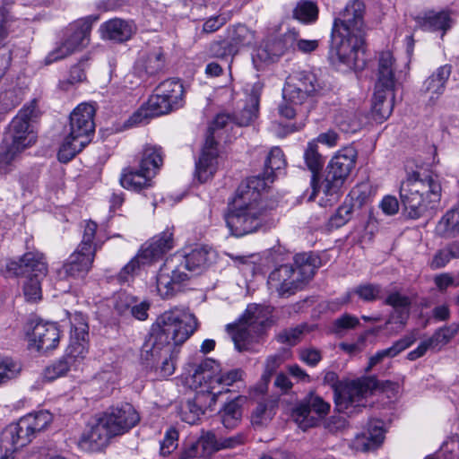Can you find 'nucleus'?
<instances>
[{"mask_svg": "<svg viewBox=\"0 0 459 459\" xmlns=\"http://www.w3.org/2000/svg\"><path fill=\"white\" fill-rule=\"evenodd\" d=\"M198 322L194 314L186 309L174 307L160 315L152 325L150 335L141 348L140 358L147 367L155 368L163 359L160 374L163 377L175 371L172 357L173 346L183 344L195 332Z\"/></svg>", "mask_w": 459, "mask_h": 459, "instance_id": "f257e3e1", "label": "nucleus"}, {"mask_svg": "<svg viewBox=\"0 0 459 459\" xmlns=\"http://www.w3.org/2000/svg\"><path fill=\"white\" fill-rule=\"evenodd\" d=\"M367 7L362 0H351L333 19L330 60L351 69L364 65V51L368 26L365 22Z\"/></svg>", "mask_w": 459, "mask_h": 459, "instance_id": "f03ea898", "label": "nucleus"}, {"mask_svg": "<svg viewBox=\"0 0 459 459\" xmlns=\"http://www.w3.org/2000/svg\"><path fill=\"white\" fill-rule=\"evenodd\" d=\"M265 182L259 178H248L237 190V207L225 215L230 232L235 237H243L255 232L262 225V208L259 204L260 192Z\"/></svg>", "mask_w": 459, "mask_h": 459, "instance_id": "7ed1b4c3", "label": "nucleus"}, {"mask_svg": "<svg viewBox=\"0 0 459 459\" xmlns=\"http://www.w3.org/2000/svg\"><path fill=\"white\" fill-rule=\"evenodd\" d=\"M441 185L437 176L413 172L400 187V199L411 219H419L434 210L441 198Z\"/></svg>", "mask_w": 459, "mask_h": 459, "instance_id": "20e7f679", "label": "nucleus"}, {"mask_svg": "<svg viewBox=\"0 0 459 459\" xmlns=\"http://www.w3.org/2000/svg\"><path fill=\"white\" fill-rule=\"evenodd\" d=\"M293 260V265L282 264L271 272L267 280L271 293L280 298L294 295L312 279L319 264L312 253L297 254Z\"/></svg>", "mask_w": 459, "mask_h": 459, "instance_id": "39448f33", "label": "nucleus"}, {"mask_svg": "<svg viewBox=\"0 0 459 459\" xmlns=\"http://www.w3.org/2000/svg\"><path fill=\"white\" fill-rule=\"evenodd\" d=\"M52 419L49 411H39L9 424L0 435V449L4 451L0 459H13V455L30 443L38 433L46 429Z\"/></svg>", "mask_w": 459, "mask_h": 459, "instance_id": "423d86ee", "label": "nucleus"}, {"mask_svg": "<svg viewBox=\"0 0 459 459\" xmlns=\"http://www.w3.org/2000/svg\"><path fill=\"white\" fill-rule=\"evenodd\" d=\"M94 114L95 109L90 104H80L71 113L70 132L57 153L59 161H70L90 143L95 130Z\"/></svg>", "mask_w": 459, "mask_h": 459, "instance_id": "0eeeda50", "label": "nucleus"}, {"mask_svg": "<svg viewBox=\"0 0 459 459\" xmlns=\"http://www.w3.org/2000/svg\"><path fill=\"white\" fill-rule=\"evenodd\" d=\"M324 383L333 389L334 401L339 411L348 414L365 407L363 400L376 388L373 378L341 381L333 371L325 373Z\"/></svg>", "mask_w": 459, "mask_h": 459, "instance_id": "6e6552de", "label": "nucleus"}, {"mask_svg": "<svg viewBox=\"0 0 459 459\" xmlns=\"http://www.w3.org/2000/svg\"><path fill=\"white\" fill-rule=\"evenodd\" d=\"M184 87L176 79H168L160 82L150 96L146 106L148 113L136 111L127 120L126 125L134 126L141 124L148 117H158L169 114L184 106Z\"/></svg>", "mask_w": 459, "mask_h": 459, "instance_id": "1a4fd4ad", "label": "nucleus"}, {"mask_svg": "<svg viewBox=\"0 0 459 459\" xmlns=\"http://www.w3.org/2000/svg\"><path fill=\"white\" fill-rule=\"evenodd\" d=\"M234 124V117L228 113H219L210 124L205 143L199 159L195 161V177L200 183H204L213 178L218 166V142L221 130Z\"/></svg>", "mask_w": 459, "mask_h": 459, "instance_id": "9d476101", "label": "nucleus"}, {"mask_svg": "<svg viewBox=\"0 0 459 459\" xmlns=\"http://www.w3.org/2000/svg\"><path fill=\"white\" fill-rule=\"evenodd\" d=\"M357 151L351 146H346L332 158L326 168L324 181L319 183L318 192L322 190L325 195V203H333L342 194V187L354 168L357 159Z\"/></svg>", "mask_w": 459, "mask_h": 459, "instance_id": "9b49d317", "label": "nucleus"}, {"mask_svg": "<svg viewBox=\"0 0 459 459\" xmlns=\"http://www.w3.org/2000/svg\"><path fill=\"white\" fill-rule=\"evenodd\" d=\"M271 308L266 306L250 304L241 317V324L233 334L235 348L242 351L257 352L256 344L253 341L252 333L256 336L271 325Z\"/></svg>", "mask_w": 459, "mask_h": 459, "instance_id": "f8f14e48", "label": "nucleus"}, {"mask_svg": "<svg viewBox=\"0 0 459 459\" xmlns=\"http://www.w3.org/2000/svg\"><path fill=\"white\" fill-rule=\"evenodd\" d=\"M173 245V233L169 230H165L160 235L153 237L120 270L117 276V281L120 283L131 281L138 274L142 267L150 265L160 259L164 254L172 249Z\"/></svg>", "mask_w": 459, "mask_h": 459, "instance_id": "ddd939ff", "label": "nucleus"}, {"mask_svg": "<svg viewBox=\"0 0 459 459\" xmlns=\"http://www.w3.org/2000/svg\"><path fill=\"white\" fill-rule=\"evenodd\" d=\"M37 101L34 100L24 106L9 124L4 140L24 151L36 142V134L31 122L38 117Z\"/></svg>", "mask_w": 459, "mask_h": 459, "instance_id": "4468645a", "label": "nucleus"}, {"mask_svg": "<svg viewBox=\"0 0 459 459\" xmlns=\"http://www.w3.org/2000/svg\"><path fill=\"white\" fill-rule=\"evenodd\" d=\"M297 30L292 28L279 36H270L262 46L255 48L252 54V61L257 70L264 65L273 62L289 50H295Z\"/></svg>", "mask_w": 459, "mask_h": 459, "instance_id": "2eb2a0df", "label": "nucleus"}, {"mask_svg": "<svg viewBox=\"0 0 459 459\" xmlns=\"http://www.w3.org/2000/svg\"><path fill=\"white\" fill-rule=\"evenodd\" d=\"M8 276L13 277H46L48 265L44 254L30 251L17 259H9L5 264Z\"/></svg>", "mask_w": 459, "mask_h": 459, "instance_id": "dca6fc26", "label": "nucleus"}, {"mask_svg": "<svg viewBox=\"0 0 459 459\" xmlns=\"http://www.w3.org/2000/svg\"><path fill=\"white\" fill-rule=\"evenodd\" d=\"M319 88L316 75L310 72H296L288 76L282 90L285 102L302 104Z\"/></svg>", "mask_w": 459, "mask_h": 459, "instance_id": "f3484780", "label": "nucleus"}, {"mask_svg": "<svg viewBox=\"0 0 459 459\" xmlns=\"http://www.w3.org/2000/svg\"><path fill=\"white\" fill-rule=\"evenodd\" d=\"M174 261L168 258L157 275V291L164 299H170L180 292L190 278L189 274L180 270Z\"/></svg>", "mask_w": 459, "mask_h": 459, "instance_id": "a211bd4d", "label": "nucleus"}, {"mask_svg": "<svg viewBox=\"0 0 459 459\" xmlns=\"http://www.w3.org/2000/svg\"><path fill=\"white\" fill-rule=\"evenodd\" d=\"M331 405L318 395L310 394L292 411V417L303 430L315 426L318 419L325 417Z\"/></svg>", "mask_w": 459, "mask_h": 459, "instance_id": "6ab92c4d", "label": "nucleus"}, {"mask_svg": "<svg viewBox=\"0 0 459 459\" xmlns=\"http://www.w3.org/2000/svg\"><path fill=\"white\" fill-rule=\"evenodd\" d=\"M117 436L105 412L96 415L88 423L81 437L82 444H89L91 449L105 446L109 439Z\"/></svg>", "mask_w": 459, "mask_h": 459, "instance_id": "aec40b11", "label": "nucleus"}, {"mask_svg": "<svg viewBox=\"0 0 459 459\" xmlns=\"http://www.w3.org/2000/svg\"><path fill=\"white\" fill-rule=\"evenodd\" d=\"M95 256L75 249L56 271L59 281L83 279L90 272Z\"/></svg>", "mask_w": 459, "mask_h": 459, "instance_id": "412c9836", "label": "nucleus"}, {"mask_svg": "<svg viewBox=\"0 0 459 459\" xmlns=\"http://www.w3.org/2000/svg\"><path fill=\"white\" fill-rule=\"evenodd\" d=\"M6 2L0 7V80L5 74L12 62V50L5 42L9 33L14 30L17 19L11 13Z\"/></svg>", "mask_w": 459, "mask_h": 459, "instance_id": "4be33fe9", "label": "nucleus"}, {"mask_svg": "<svg viewBox=\"0 0 459 459\" xmlns=\"http://www.w3.org/2000/svg\"><path fill=\"white\" fill-rule=\"evenodd\" d=\"M165 65L164 51L161 48H155L139 55L134 65V72L143 81H146L162 72Z\"/></svg>", "mask_w": 459, "mask_h": 459, "instance_id": "5701e85b", "label": "nucleus"}, {"mask_svg": "<svg viewBox=\"0 0 459 459\" xmlns=\"http://www.w3.org/2000/svg\"><path fill=\"white\" fill-rule=\"evenodd\" d=\"M105 414L117 436L127 432L140 421L139 413L129 403L111 406Z\"/></svg>", "mask_w": 459, "mask_h": 459, "instance_id": "b1692460", "label": "nucleus"}, {"mask_svg": "<svg viewBox=\"0 0 459 459\" xmlns=\"http://www.w3.org/2000/svg\"><path fill=\"white\" fill-rule=\"evenodd\" d=\"M68 346L65 354L57 361L48 366L44 377L48 381H53L65 376L72 368L76 369L85 358V349L82 346Z\"/></svg>", "mask_w": 459, "mask_h": 459, "instance_id": "393cba45", "label": "nucleus"}, {"mask_svg": "<svg viewBox=\"0 0 459 459\" xmlns=\"http://www.w3.org/2000/svg\"><path fill=\"white\" fill-rule=\"evenodd\" d=\"M376 76L375 91L389 94L394 92L396 85L395 59L392 52L386 50L379 54Z\"/></svg>", "mask_w": 459, "mask_h": 459, "instance_id": "a878e982", "label": "nucleus"}, {"mask_svg": "<svg viewBox=\"0 0 459 459\" xmlns=\"http://www.w3.org/2000/svg\"><path fill=\"white\" fill-rule=\"evenodd\" d=\"M28 335L31 345L35 346L39 351L55 349L60 339L57 325L49 322H37L31 328V332H28Z\"/></svg>", "mask_w": 459, "mask_h": 459, "instance_id": "bb28decb", "label": "nucleus"}, {"mask_svg": "<svg viewBox=\"0 0 459 459\" xmlns=\"http://www.w3.org/2000/svg\"><path fill=\"white\" fill-rule=\"evenodd\" d=\"M212 252L204 247H196L185 255L177 254L170 257L175 264L186 273H200L211 263Z\"/></svg>", "mask_w": 459, "mask_h": 459, "instance_id": "cd10ccee", "label": "nucleus"}, {"mask_svg": "<svg viewBox=\"0 0 459 459\" xmlns=\"http://www.w3.org/2000/svg\"><path fill=\"white\" fill-rule=\"evenodd\" d=\"M92 21L91 17L80 19L65 29L63 40L74 52L82 50L89 44Z\"/></svg>", "mask_w": 459, "mask_h": 459, "instance_id": "c85d7f7f", "label": "nucleus"}, {"mask_svg": "<svg viewBox=\"0 0 459 459\" xmlns=\"http://www.w3.org/2000/svg\"><path fill=\"white\" fill-rule=\"evenodd\" d=\"M210 399L209 407L215 403L216 394L213 391L203 390L198 392L194 399H188L185 403L181 404L179 415L183 421L193 425L197 422L200 416L204 413V402Z\"/></svg>", "mask_w": 459, "mask_h": 459, "instance_id": "c756f323", "label": "nucleus"}, {"mask_svg": "<svg viewBox=\"0 0 459 459\" xmlns=\"http://www.w3.org/2000/svg\"><path fill=\"white\" fill-rule=\"evenodd\" d=\"M136 26L133 21L120 18L110 19L103 22L100 27L103 39L117 43L129 40L136 32Z\"/></svg>", "mask_w": 459, "mask_h": 459, "instance_id": "7c9ffc66", "label": "nucleus"}, {"mask_svg": "<svg viewBox=\"0 0 459 459\" xmlns=\"http://www.w3.org/2000/svg\"><path fill=\"white\" fill-rule=\"evenodd\" d=\"M452 74L451 65L437 67L423 82L424 92L429 95L430 100H437L444 94Z\"/></svg>", "mask_w": 459, "mask_h": 459, "instance_id": "2f4dec72", "label": "nucleus"}, {"mask_svg": "<svg viewBox=\"0 0 459 459\" xmlns=\"http://www.w3.org/2000/svg\"><path fill=\"white\" fill-rule=\"evenodd\" d=\"M317 143L316 141L309 142L304 152L305 162L312 172L310 186L312 189L311 195L308 197L309 201L315 199L318 194L319 187V175L318 172L322 169L324 165V159L318 152Z\"/></svg>", "mask_w": 459, "mask_h": 459, "instance_id": "473e14b6", "label": "nucleus"}, {"mask_svg": "<svg viewBox=\"0 0 459 459\" xmlns=\"http://www.w3.org/2000/svg\"><path fill=\"white\" fill-rule=\"evenodd\" d=\"M71 324L70 344L69 346H82L85 349V355L88 353L89 325L88 317L81 312L69 314Z\"/></svg>", "mask_w": 459, "mask_h": 459, "instance_id": "72a5a7b5", "label": "nucleus"}, {"mask_svg": "<svg viewBox=\"0 0 459 459\" xmlns=\"http://www.w3.org/2000/svg\"><path fill=\"white\" fill-rule=\"evenodd\" d=\"M163 164V152L160 146L147 143L139 156V167L154 177Z\"/></svg>", "mask_w": 459, "mask_h": 459, "instance_id": "f704fd0d", "label": "nucleus"}, {"mask_svg": "<svg viewBox=\"0 0 459 459\" xmlns=\"http://www.w3.org/2000/svg\"><path fill=\"white\" fill-rule=\"evenodd\" d=\"M152 178L151 174L142 171L140 167L138 169L128 168L124 169L120 178V184L126 189L140 192L152 186Z\"/></svg>", "mask_w": 459, "mask_h": 459, "instance_id": "c9c22d12", "label": "nucleus"}, {"mask_svg": "<svg viewBox=\"0 0 459 459\" xmlns=\"http://www.w3.org/2000/svg\"><path fill=\"white\" fill-rule=\"evenodd\" d=\"M417 24L427 31L442 30L444 33L451 27V19L446 12H429L423 17L417 18Z\"/></svg>", "mask_w": 459, "mask_h": 459, "instance_id": "e433bc0d", "label": "nucleus"}, {"mask_svg": "<svg viewBox=\"0 0 459 459\" xmlns=\"http://www.w3.org/2000/svg\"><path fill=\"white\" fill-rule=\"evenodd\" d=\"M285 165L286 161L282 151L279 147H273L266 157L263 175L254 176L250 178H259L265 182L266 187L268 183L273 182L275 172L283 169Z\"/></svg>", "mask_w": 459, "mask_h": 459, "instance_id": "4c0bfd02", "label": "nucleus"}, {"mask_svg": "<svg viewBox=\"0 0 459 459\" xmlns=\"http://www.w3.org/2000/svg\"><path fill=\"white\" fill-rule=\"evenodd\" d=\"M227 33V41L235 55L241 48L248 47L255 41V32L243 24L229 27Z\"/></svg>", "mask_w": 459, "mask_h": 459, "instance_id": "58836bf2", "label": "nucleus"}, {"mask_svg": "<svg viewBox=\"0 0 459 459\" xmlns=\"http://www.w3.org/2000/svg\"><path fill=\"white\" fill-rule=\"evenodd\" d=\"M217 368L218 365L214 359H204L195 367L192 375L193 382L198 384L201 387L208 384L206 390L212 391L215 387L213 385L215 376L213 375Z\"/></svg>", "mask_w": 459, "mask_h": 459, "instance_id": "ea45409f", "label": "nucleus"}, {"mask_svg": "<svg viewBox=\"0 0 459 459\" xmlns=\"http://www.w3.org/2000/svg\"><path fill=\"white\" fill-rule=\"evenodd\" d=\"M394 93L375 91L372 100V115L375 120L380 122L387 119L394 108Z\"/></svg>", "mask_w": 459, "mask_h": 459, "instance_id": "a19ab883", "label": "nucleus"}, {"mask_svg": "<svg viewBox=\"0 0 459 459\" xmlns=\"http://www.w3.org/2000/svg\"><path fill=\"white\" fill-rule=\"evenodd\" d=\"M436 231L442 238L459 236V204L442 216L436 227Z\"/></svg>", "mask_w": 459, "mask_h": 459, "instance_id": "79ce46f5", "label": "nucleus"}, {"mask_svg": "<svg viewBox=\"0 0 459 459\" xmlns=\"http://www.w3.org/2000/svg\"><path fill=\"white\" fill-rule=\"evenodd\" d=\"M230 56H235V54L227 39H217L208 43L203 51L196 54L195 58L204 61L210 58L222 60Z\"/></svg>", "mask_w": 459, "mask_h": 459, "instance_id": "37998d69", "label": "nucleus"}, {"mask_svg": "<svg viewBox=\"0 0 459 459\" xmlns=\"http://www.w3.org/2000/svg\"><path fill=\"white\" fill-rule=\"evenodd\" d=\"M259 96L253 92L249 95L244 108L234 117V124L238 126H247L254 121L258 115Z\"/></svg>", "mask_w": 459, "mask_h": 459, "instance_id": "c03bdc74", "label": "nucleus"}, {"mask_svg": "<svg viewBox=\"0 0 459 459\" xmlns=\"http://www.w3.org/2000/svg\"><path fill=\"white\" fill-rule=\"evenodd\" d=\"M220 416L225 428L234 429L237 427L242 418V410L238 403V399L232 400L226 403L220 411Z\"/></svg>", "mask_w": 459, "mask_h": 459, "instance_id": "a18cd8bd", "label": "nucleus"}, {"mask_svg": "<svg viewBox=\"0 0 459 459\" xmlns=\"http://www.w3.org/2000/svg\"><path fill=\"white\" fill-rule=\"evenodd\" d=\"M293 17L303 23H313L318 18V7L310 0H300L293 10Z\"/></svg>", "mask_w": 459, "mask_h": 459, "instance_id": "49530a36", "label": "nucleus"}, {"mask_svg": "<svg viewBox=\"0 0 459 459\" xmlns=\"http://www.w3.org/2000/svg\"><path fill=\"white\" fill-rule=\"evenodd\" d=\"M410 317V311L407 310H393L385 325L380 326V330H386L390 334H397L402 332L407 325Z\"/></svg>", "mask_w": 459, "mask_h": 459, "instance_id": "de8ad7c7", "label": "nucleus"}, {"mask_svg": "<svg viewBox=\"0 0 459 459\" xmlns=\"http://www.w3.org/2000/svg\"><path fill=\"white\" fill-rule=\"evenodd\" d=\"M366 435L368 442L365 444V450H370L378 447L383 443L385 438L383 421L379 420H370L368 424V431Z\"/></svg>", "mask_w": 459, "mask_h": 459, "instance_id": "09e8293b", "label": "nucleus"}, {"mask_svg": "<svg viewBox=\"0 0 459 459\" xmlns=\"http://www.w3.org/2000/svg\"><path fill=\"white\" fill-rule=\"evenodd\" d=\"M98 225L92 221L85 222L82 239L77 247V250L81 252L89 253V255L95 256L97 251V244L94 242Z\"/></svg>", "mask_w": 459, "mask_h": 459, "instance_id": "8fccbe9b", "label": "nucleus"}, {"mask_svg": "<svg viewBox=\"0 0 459 459\" xmlns=\"http://www.w3.org/2000/svg\"><path fill=\"white\" fill-rule=\"evenodd\" d=\"M22 152V150L4 139L3 143L0 144V172L8 173L11 170L12 163Z\"/></svg>", "mask_w": 459, "mask_h": 459, "instance_id": "3c124183", "label": "nucleus"}, {"mask_svg": "<svg viewBox=\"0 0 459 459\" xmlns=\"http://www.w3.org/2000/svg\"><path fill=\"white\" fill-rule=\"evenodd\" d=\"M22 100V91L16 87L0 88V112L13 109Z\"/></svg>", "mask_w": 459, "mask_h": 459, "instance_id": "603ef678", "label": "nucleus"}, {"mask_svg": "<svg viewBox=\"0 0 459 459\" xmlns=\"http://www.w3.org/2000/svg\"><path fill=\"white\" fill-rule=\"evenodd\" d=\"M244 371L240 368L230 369L226 372H221L220 375L215 376L214 384H218L222 386V389L218 391L216 396L221 393L230 392L229 386L233 385L236 383L242 382L244 377Z\"/></svg>", "mask_w": 459, "mask_h": 459, "instance_id": "864d4df0", "label": "nucleus"}, {"mask_svg": "<svg viewBox=\"0 0 459 459\" xmlns=\"http://www.w3.org/2000/svg\"><path fill=\"white\" fill-rule=\"evenodd\" d=\"M45 277H27L22 284V293L27 302L35 303L42 299L41 281Z\"/></svg>", "mask_w": 459, "mask_h": 459, "instance_id": "5fc2aeb1", "label": "nucleus"}, {"mask_svg": "<svg viewBox=\"0 0 459 459\" xmlns=\"http://www.w3.org/2000/svg\"><path fill=\"white\" fill-rule=\"evenodd\" d=\"M275 414L273 405L271 403L260 402L251 414V422L254 426L266 425Z\"/></svg>", "mask_w": 459, "mask_h": 459, "instance_id": "6e6d98bb", "label": "nucleus"}, {"mask_svg": "<svg viewBox=\"0 0 459 459\" xmlns=\"http://www.w3.org/2000/svg\"><path fill=\"white\" fill-rule=\"evenodd\" d=\"M353 292L364 302H374L383 298V289L379 284H360L353 289Z\"/></svg>", "mask_w": 459, "mask_h": 459, "instance_id": "4d7b16f0", "label": "nucleus"}, {"mask_svg": "<svg viewBox=\"0 0 459 459\" xmlns=\"http://www.w3.org/2000/svg\"><path fill=\"white\" fill-rule=\"evenodd\" d=\"M459 331V325L452 324L437 330L434 334L429 338L433 349L440 348L441 346L448 343Z\"/></svg>", "mask_w": 459, "mask_h": 459, "instance_id": "13d9d810", "label": "nucleus"}, {"mask_svg": "<svg viewBox=\"0 0 459 459\" xmlns=\"http://www.w3.org/2000/svg\"><path fill=\"white\" fill-rule=\"evenodd\" d=\"M411 299L404 294H402L399 290H391L387 292L383 303L386 306H390L394 310H411Z\"/></svg>", "mask_w": 459, "mask_h": 459, "instance_id": "bf43d9fd", "label": "nucleus"}, {"mask_svg": "<svg viewBox=\"0 0 459 459\" xmlns=\"http://www.w3.org/2000/svg\"><path fill=\"white\" fill-rule=\"evenodd\" d=\"M353 206L351 200L345 201L341 206H339L335 213L330 218L329 223L331 227L340 228L346 224L351 219Z\"/></svg>", "mask_w": 459, "mask_h": 459, "instance_id": "052dcab7", "label": "nucleus"}, {"mask_svg": "<svg viewBox=\"0 0 459 459\" xmlns=\"http://www.w3.org/2000/svg\"><path fill=\"white\" fill-rule=\"evenodd\" d=\"M359 325V320L357 316L351 314H343L336 318L332 326V331L337 335H343L347 331L356 328Z\"/></svg>", "mask_w": 459, "mask_h": 459, "instance_id": "680f3d73", "label": "nucleus"}, {"mask_svg": "<svg viewBox=\"0 0 459 459\" xmlns=\"http://www.w3.org/2000/svg\"><path fill=\"white\" fill-rule=\"evenodd\" d=\"M197 443L200 446L203 458L210 457L215 452L221 450L220 440L212 432L203 435Z\"/></svg>", "mask_w": 459, "mask_h": 459, "instance_id": "e2e57ef3", "label": "nucleus"}, {"mask_svg": "<svg viewBox=\"0 0 459 459\" xmlns=\"http://www.w3.org/2000/svg\"><path fill=\"white\" fill-rule=\"evenodd\" d=\"M21 367L11 358L0 356V385L18 376Z\"/></svg>", "mask_w": 459, "mask_h": 459, "instance_id": "0e129e2a", "label": "nucleus"}, {"mask_svg": "<svg viewBox=\"0 0 459 459\" xmlns=\"http://www.w3.org/2000/svg\"><path fill=\"white\" fill-rule=\"evenodd\" d=\"M230 19V12L212 15L204 22L202 31L206 34L214 33L222 28Z\"/></svg>", "mask_w": 459, "mask_h": 459, "instance_id": "69168bd1", "label": "nucleus"}, {"mask_svg": "<svg viewBox=\"0 0 459 459\" xmlns=\"http://www.w3.org/2000/svg\"><path fill=\"white\" fill-rule=\"evenodd\" d=\"M134 302L137 298L126 292L117 294L114 305L115 310L121 316L130 314Z\"/></svg>", "mask_w": 459, "mask_h": 459, "instance_id": "338daca9", "label": "nucleus"}, {"mask_svg": "<svg viewBox=\"0 0 459 459\" xmlns=\"http://www.w3.org/2000/svg\"><path fill=\"white\" fill-rule=\"evenodd\" d=\"M74 53V50L62 39L61 42L48 54L45 58V64L50 65L54 62L64 59Z\"/></svg>", "mask_w": 459, "mask_h": 459, "instance_id": "774afa93", "label": "nucleus"}]
</instances>
